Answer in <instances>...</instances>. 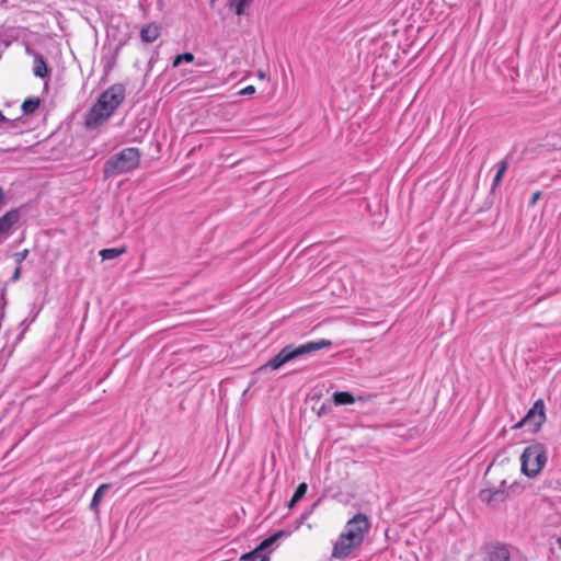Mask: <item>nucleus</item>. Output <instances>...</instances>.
I'll use <instances>...</instances> for the list:
<instances>
[{
    "label": "nucleus",
    "instance_id": "1",
    "mask_svg": "<svg viewBox=\"0 0 561 561\" xmlns=\"http://www.w3.org/2000/svg\"><path fill=\"white\" fill-rule=\"evenodd\" d=\"M369 518L365 514H356L346 523L344 530L340 534L339 538L336 539L333 546L332 557H348L353 552V550L362 546L366 534L369 531Z\"/></svg>",
    "mask_w": 561,
    "mask_h": 561
},
{
    "label": "nucleus",
    "instance_id": "2",
    "mask_svg": "<svg viewBox=\"0 0 561 561\" xmlns=\"http://www.w3.org/2000/svg\"><path fill=\"white\" fill-rule=\"evenodd\" d=\"M141 152L138 148L128 147L113 154L104 164L105 178L118 176L136 170L140 164Z\"/></svg>",
    "mask_w": 561,
    "mask_h": 561
},
{
    "label": "nucleus",
    "instance_id": "3",
    "mask_svg": "<svg viewBox=\"0 0 561 561\" xmlns=\"http://www.w3.org/2000/svg\"><path fill=\"white\" fill-rule=\"evenodd\" d=\"M332 345L330 340L310 341L299 346L287 345L277 355L271 358L265 367H270L274 370L279 369L285 364L302 356L310 354L322 348H328Z\"/></svg>",
    "mask_w": 561,
    "mask_h": 561
},
{
    "label": "nucleus",
    "instance_id": "4",
    "mask_svg": "<svg viewBox=\"0 0 561 561\" xmlns=\"http://www.w3.org/2000/svg\"><path fill=\"white\" fill-rule=\"evenodd\" d=\"M548 461L547 447L539 442H533L520 455V471L527 478H536Z\"/></svg>",
    "mask_w": 561,
    "mask_h": 561
},
{
    "label": "nucleus",
    "instance_id": "5",
    "mask_svg": "<svg viewBox=\"0 0 561 561\" xmlns=\"http://www.w3.org/2000/svg\"><path fill=\"white\" fill-rule=\"evenodd\" d=\"M125 99V88L123 84H113L106 89L98 99L96 103L106 112L112 114L117 110Z\"/></svg>",
    "mask_w": 561,
    "mask_h": 561
},
{
    "label": "nucleus",
    "instance_id": "6",
    "mask_svg": "<svg viewBox=\"0 0 561 561\" xmlns=\"http://www.w3.org/2000/svg\"><path fill=\"white\" fill-rule=\"evenodd\" d=\"M546 421V408L541 399L537 400L529 409L527 414L514 425V428L528 427L533 433H536Z\"/></svg>",
    "mask_w": 561,
    "mask_h": 561
},
{
    "label": "nucleus",
    "instance_id": "7",
    "mask_svg": "<svg viewBox=\"0 0 561 561\" xmlns=\"http://www.w3.org/2000/svg\"><path fill=\"white\" fill-rule=\"evenodd\" d=\"M110 117L111 115L106 114V112L95 102L85 115V126L89 129L98 128Z\"/></svg>",
    "mask_w": 561,
    "mask_h": 561
},
{
    "label": "nucleus",
    "instance_id": "8",
    "mask_svg": "<svg viewBox=\"0 0 561 561\" xmlns=\"http://www.w3.org/2000/svg\"><path fill=\"white\" fill-rule=\"evenodd\" d=\"M20 214L16 209L7 211L0 217V243L7 239L11 228L18 222Z\"/></svg>",
    "mask_w": 561,
    "mask_h": 561
},
{
    "label": "nucleus",
    "instance_id": "9",
    "mask_svg": "<svg viewBox=\"0 0 561 561\" xmlns=\"http://www.w3.org/2000/svg\"><path fill=\"white\" fill-rule=\"evenodd\" d=\"M486 553L490 561H508L510 551L505 545L495 542L486 547Z\"/></svg>",
    "mask_w": 561,
    "mask_h": 561
},
{
    "label": "nucleus",
    "instance_id": "10",
    "mask_svg": "<svg viewBox=\"0 0 561 561\" xmlns=\"http://www.w3.org/2000/svg\"><path fill=\"white\" fill-rule=\"evenodd\" d=\"M160 35V26L156 23H150L144 26L140 31V38L144 43H152Z\"/></svg>",
    "mask_w": 561,
    "mask_h": 561
},
{
    "label": "nucleus",
    "instance_id": "11",
    "mask_svg": "<svg viewBox=\"0 0 561 561\" xmlns=\"http://www.w3.org/2000/svg\"><path fill=\"white\" fill-rule=\"evenodd\" d=\"M110 489L111 484L103 483L95 490L90 503V510L95 514L99 513V505L101 504L104 495L108 492Z\"/></svg>",
    "mask_w": 561,
    "mask_h": 561
},
{
    "label": "nucleus",
    "instance_id": "12",
    "mask_svg": "<svg viewBox=\"0 0 561 561\" xmlns=\"http://www.w3.org/2000/svg\"><path fill=\"white\" fill-rule=\"evenodd\" d=\"M34 56L33 72L35 77L45 78L48 76V67L44 57L38 53H32Z\"/></svg>",
    "mask_w": 561,
    "mask_h": 561
},
{
    "label": "nucleus",
    "instance_id": "13",
    "mask_svg": "<svg viewBox=\"0 0 561 561\" xmlns=\"http://www.w3.org/2000/svg\"><path fill=\"white\" fill-rule=\"evenodd\" d=\"M480 497L482 501L488 503L502 502L505 500V493L501 490H482L480 492Z\"/></svg>",
    "mask_w": 561,
    "mask_h": 561
},
{
    "label": "nucleus",
    "instance_id": "14",
    "mask_svg": "<svg viewBox=\"0 0 561 561\" xmlns=\"http://www.w3.org/2000/svg\"><path fill=\"white\" fill-rule=\"evenodd\" d=\"M284 535H285V533L282 531V530L275 533L274 535H272L268 538L264 539L254 550L259 551L260 554H266L265 553L266 549L272 547L278 540V538H280Z\"/></svg>",
    "mask_w": 561,
    "mask_h": 561
},
{
    "label": "nucleus",
    "instance_id": "15",
    "mask_svg": "<svg viewBox=\"0 0 561 561\" xmlns=\"http://www.w3.org/2000/svg\"><path fill=\"white\" fill-rule=\"evenodd\" d=\"M332 398L335 405L353 404L355 402L354 396L347 391L334 392Z\"/></svg>",
    "mask_w": 561,
    "mask_h": 561
},
{
    "label": "nucleus",
    "instance_id": "16",
    "mask_svg": "<svg viewBox=\"0 0 561 561\" xmlns=\"http://www.w3.org/2000/svg\"><path fill=\"white\" fill-rule=\"evenodd\" d=\"M126 252V248L123 247V248H110V249H103L100 251V256L102 257L103 261H107V260H114L116 257H118L119 255L124 254Z\"/></svg>",
    "mask_w": 561,
    "mask_h": 561
},
{
    "label": "nucleus",
    "instance_id": "17",
    "mask_svg": "<svg viewBox=\"0 0 561 561\" xmlns=\"http://www.w3.org/2000/svg\"><path fill=\"white\" fill-rule=\"evenodd\" d=\"M253 0H230L229 7L234 11L237 15H243L245 9L252 3Z\"/></svg>",
    "mask_w": 561,
    "mask_h": 561
},
{
    "label": "nucleus",
    "instance_id": "18",
    "mask_svg": "<svg viewBox=\"0 0 561 561\" xmlns=\"http://www.w3.org/2000/svg\"><path fill=\"white\" fill-rule=\"evenodd\" d=\"M41 105L38 98L27 99L22 104V111L24 114H33Z\"/></svg>",
    "mask_w": 561,
    "mask_h": 561
},
{
    "label": "nucleus",
    "instance_id": "19",
    "mask_svg": "<svg viewBox=\"0 0 561 561\" xmlns=\"http://www.w3.org/2000/svg\"><path fill=\"white\" fill-rule=\"evenodd\" d=\"M507 162L506 161H501L500 164H499V169L496 171V174L493 179V183H492V187H496L499 185V183L501 182L504 173L506 172L507 170Z\"/></svg>",
    "mask_w": 561,
    "mask_h": 561
},
{
    "label": "nucleus",
    "instance_id": "20",
    "mask_svg": "<svg viewBox=\"0 0 561 561\" xmlns=\"http://www.w3.org/2000/svg\"><path fill=\"white\" fill-rule=\"evenodd\" d=\"M244 561H268L267 554H260L259 551H251L242 558Z\"/></svg>",
    "mask_w": 561,
    "mask_h": 561
},
{
    "label": "nucleus",
    "instance_id": "21",
    "mask_svg": "<svg viewBox=\"0 0 561 561\" xmlns=\"http://www.w3.org/2000/svg\"><path fill=\"white\" fill-rule=\"evenodd\" d=\"M194 60V55L192 53H184L178 55L173 60V67H179L182 62H192Z\"/></svg>",
    "mask_w": 561,
    "mask_h": 561
},
{
    "label": "nucleus",
    "instance_id": "22",
    "mask_svg": "<svg viewBox=\"0 0 561 561\" xmlns=\"http://www.w3.org/2000/svg\"><path fill=\"white\" fill-rule=\"evenodd\" d=\"M307 490H308L307 483H305V482L300 483L297 486V489H296V491H295V493L293 495V502L300 501L306 495Z\"/></svg>",
    "mask_w": 561,
    "mask_h": 561
},
{
    "label": "nucleus",
    "instance_id": "23",
    "mask_svg": "<svg viewBox=\"0 0 561 561\" xmlns=\"http://www.w3.org/2000/svg\"><path fill=\"white\" fill-rule=\"evenodd\" d=\"M0 121L8 123L7 128H14V126H15V121L8 119L1 112H0Z\"/></svg>",
    "mask_w": 561,
    "mask_h": 561
},
{
    "label": "nucleus",
    "instance_id": "24",
    "mask_svg": "<svg viewBox=\"0 0 561 561\" xmlns=\"http://www.w3.org/2000/svg\"><path fill=\"white\" fill-rule=\"evenodd\" d=\"M27 254H28V251H27V250H23L22 252L16 253V254H15V256H16V262H18V263H21L23 260H25V259H26Z\"/></svg>",
    "mask_w": 561,
    "mask_h": 561
},
{
    "label": "nucleus",
    "instance_id": "25",
    "mask_svg": "<svg viewBox=\"0 0 561 561\" xmlns=\"http://www.w3.org/2000/svg\"><path fill=\"white\" fill-rule=\"evenodd\" d=\"M255 92V88L253 85H248L241 91V94H252Z\"/></svg>",
    "mask_w": 561,
    "mask_h": 561
},
{
    "label": "nucleus",
    "instance_id": "26",
    "mask_svg": "<svg viewBox=\"0 0 561 561\" xmlns=\"http://www.w3.org/2000/svg\"><path fill=\"white\" fill-rule=\"evenodd\" d=\"M20 273H21V268L16 267L15 271H14V274L12 276V279L13 280H18L20 278Z\"/></svg>",
    "mask_w": 561,
    "mask_h": 561
},
{
    "label": "nucleus",
    "instance_id": "27",
    "mask_svg": "<svg viewBox=\"0 0 561 561\" xmlns=\"http://www.w3.org/2000/svg\"><path fill=\"white\" fill-rule=\"evenodd\" d=\"M539 196H540V192H536V193L533 195V198H531L530 204H531V205H534V204L537 202V199L539 198Z\"/></svg>",
    "mask_w": 561,
    "mask_h": 561
},
{
    "label": "nucleus",
    "instance_id": "28",
    "mask_svg": "<svg viewBox=\"0 0 561 561\" xmlns=\"http://www.w3.org/2000/svg\"><path fill=\"white\" fill-rule=\"evenodd\" d=\"M4 199V191L2 187H0V205L3 203Z\"/></svg>",
    "mask_w": 561,
    "mask_h": 561
},
{
    "label": "nucleus",
    "instance_id": "29",
    "mask_svg": "<svg viewBox=\"0 0 561 561\" xmlns=\"http://www.w3.org/2000/svg\"><path fill=\"white\" fill-rule=\"evenodd\" d=\"M297 502H293V499L289 502V508H291Z\"/></svg>",
    "mask_w": 561,
    "mask_h": 561
},
{
    "label": "nucleus",
    "instance_id": "30",
    "mask_svg": "<svg viewBox=\"0 0 561 561\" xmlns=\"http://www.w3.org/2000/svg\"><path fill=\"white\" fill-rule=\"evenodd\" d=\"M310 513H305L301 518H307Z\"/></svg>",
    "mask_w": 561,
    "mask_h": 561
},
{
    "label": "nucleus",
    "instance_id": "31",
    "mask_svg": "<svg viewBox=\"0 0 561 561\" xmlns=\"http://www.w3.org/2000/svg\"><path fill=\"white\" fill-rule=\"evenodd\" d=\"M558 543L561 547V536L558 538Z\"/></svg>",
    "mask_w": 561,
    "mask_h": 561
},
{
    "label": "nucleus",
    "instance_id": "32",
    "mask_svg": "<svg viewBox=\"0 0 561 561\" xmlns=\"http://www.w3.org/2000/svg\"><path fill=\"white\" fill-rule=\"evenodd\" d=\"M211 2H215V0H210Z\"/></svg>",
    "mask_w": 561,
    "mask_h": 561
}]
</instances>
